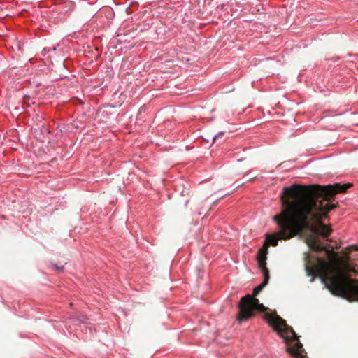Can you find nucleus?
Returning <instances> with one entry per match:
<instances>
[{
  "mask_svg": "<svg viewBox=\"0 0 358 358\" xmlns=\"http://www.w3.org/2000/svg\"><path fill=\"white\" fill-rule=\"evenodd\" d=\"M24 105L25 104V96H24V101H23Z\"/></svg>",
  "mask_w": 358,
  "mask_h": 358,
  "instance_id": "9b49d317",
  "label": "nucleus"
},
{
  "mask_svg": "<svg viewBox=\"0 0 358 358\" xmlns=\"http://www.w3.org/2000/svg\"><path fill=\"white\" fill-rule=\"evenodd\" d=\"M352 289H354V296H355V297H357V299H358V287H356L355 285H352Z\"/></svg>",
  "mask_w": 358,
  "mask_h": 358,
  "instance_id": "1a4fd4ad",
  "label": "nucleus"
},
{
  "mask_svg": "<svg viewBox=\"0 0 358 358\" xmlns=\"http://www.w3.org/2000/svg\"><path fill=\"white\" fill-rule=\"evenodd\" d=\"M336 259L327 261L324 259L306 255L305 270L308 276L311 277L313 282L317 277L333 294L340 296L349 301H357L354 296L353 285L358 287L357 280L352 279L347 274L348 271L355 272V268L346 264L344 268L337 267L334 262Z\"/></svg>",
  "mask_w": 358,
  "mask_h": 358,
  "instance_id": "f03ea898",
  "label": "nucleus"
},
{
  "mask_svg": "<svg viewBox=\"0 0 358 358\" xmlns=\"http://www.w3.org/2000/svg\"><path fill=\"white\" fill-rule=\"evenodd\" d=\"M54 268H55V269L59 272H62L64 271V265H62V266H59V265H57V264H53L52 265Z\"/></svg>",
  "mask_w": 358,
  "mask_h": 358,
  "instance_id": "6e6552de",
  "label": "nucleus"
},
{
  "mask_svg": "<svg viewBox=\"0 0 358 358\" xmlns=\"http://www.w3.org/2000/svg\"><path fill=\"white\" fill-rule=\"evenodd\" d=\"M72 320H78V321H80V322H81L83 323H85V322H87L86 320H87V318L85 316L82 315L80 317H78V318H74L73 317V318H72Z\"/></svg>",
  "mask_w": 358,
  "mask_h": 358,
  "instance_id": "0eeeda50",
  "label": "nucleus"
},
{
  "mask_svg": "<svg viewBox=\"0 0 358 358\" xmlns=\"http://www.w3.org/2000/svg\"><path fill=\"white\" fill-rule=\"evenodd\" d=\"M263 282L256 287L253 290V295L248 294L241 298L238 307L239 313L237 315V320L239 322L246 321L255 315V310L264 312L266 308L259 303V299L255 296H257L262 289L268 283L270 275L266 271L263 273Z\"/></svg>",
  "mask_w": 358,
  "mask_h": 358,
  "instance_id": "20e7f679",
  "label": "nucleus"
},
{
  "mask_svg": "<svg viewBox=\"0 0 358 358\" xmlns=\"http://www.w3.org/2000/svg\"><path fill=\"white\" fill-rule=\"evenodd\" d=\"M352 184L335 183L329 185H292L284 187L280 194V201H318L322 199L325 201H330L338 193L345 192Z\"/></svg>",
  "mask_w": 358,
  "mask_h": 358,
  "instance_id": "7ed1b4c3",
  "label": "nucleus"
},
{
  "mask_svg": "<svg viewBox=\"0 0 358 358\" xmlns=\"http://www.w3.org/2000/svg\"><path fill=\"white\" fill-rule=\"evenodd\" d=\"M311 248L316 251H326L329 256V261L336 259V254L332 250H329L326 247L322 245L317 241L315 240L312 242Z\"/></svg>",
  "mask_w": 358,
  "mask_h": 358,
  "instance_id": "423d86ee",
  "label": "nucleus"
},
{
  "mask_svg": "<svg viewBox=\"0 0 358 358\" xmlns=\"http://www.w3.org/2000/svg\"><path fill=\"white\" fill-rule=\"evenodd\" d=\"M268 254V243H264V245L259 250L257 255L258 265L263 273L266 271L269 273V271L266 267V259Z\"/></svg>",
  "mask_w": 358,
  "mask_h": 358,
  "instance_id": "39448f33",
  "label": "nucleus"
},
{
  "mask_svg": "<svg viewBox=\"0 0 358 358\" xmlns=\"http://www.w3.org/2000/svg\"><path fill=\"white\" fill-rule=\"evenodd\" d=\"M222 134H223V133H222V132H220V133H219L217 135L213 137V141L215 142V140L217 139V138L219 136L222 135Z\"/></svg>",
  "mask_w": 358,
  "mask_h": 358,
  "instance_id": "9d476101",
  "label": "nucleus"
},
{
  "mask_svg": "<svg viewBox=\"0 0 358 358\" xmlns=\"http://www.w3.org/2000/svg\"><path fill=\"white\" fill-rule=\"evenodd\" d=\"M323 203H282L281 211L273 220L280 230L275 234H266L268 246H277L278 241L289 240L303 231H309L322 237H328L331 229L322 222L328 213L337 206L332 203L323 206Z\"/></svg>",
  "mask_w": 358,
  "mask_h": 358,
  "instance_id": "f257e3e1",
  "label": "nucleus"
}]
</instances>
